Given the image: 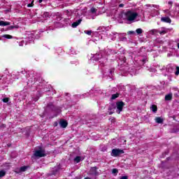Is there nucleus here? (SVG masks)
<instances>
[{"mask_svg": "<svg viewBox=\"0 0 179 179\" xmlns=\"http://www.w3.org/2000/svg\"><path fill=\"white\" fill-rule=\"evenodd\" d=\"M173 99V94H169L165 96V100L167 101L169 100H171Z\"/></svg>", "mask_w": 179, "mask_h": 179, "instance_id": "14", "label": "nucleus"}, {"mask_svg": "<svg viewBox=\"0 0 179 179\" xmlns=\"http://www.w3.org/2000/svg\"><path fill=\"white\" fill-rule=\"evenodd\" d=\"M175 75L178 76L179 75V66H176V71L175 72Z\"/></svg>", "mask_w": 179, "mask_h": 179, "instance_id": "26", "label": "nucleus"}, {"mask_svg": "<svg viewBox=\"0 0 179 179\" xmlns=\"http://www.w3.org/2000/svg\"><path fill=\"white\" fill-rule=\"evenodd\" d=\"M42 17H43V19H48V17H50V13L48 12L43 13V14L42 15Z\"/></svg>", "mask_w": 179, "mask_h": 179, "instance_id": "17", "label": "nucleus"}, {"mask_svg": "<svg viewBox=\"0 0 179 179\" xmlns=\"http://www.w3.org/2000/svg\"><path fill=\"white\" fill-rule=\"evenodd\" d=\"M146 6H152V5H150V4H148V5H146Z\"/></svg>", "mask_w": 179, "mask_h": 179, "instance_id": "45", "label": "nucleus"}, {"mask_svg": "<svg viewBox=\"0 0 179 179\" xmlns=\"http://www.w3.org/2000/svg\"><path fill=\"white\" fill-rule=\"evenodd\" d=\"M161 22H164V23H171V19L169 17H162L161 18Z\"/></svg>", "mask_w": 179, "mask_h": 179, "instance_id": "8", "label": "nucleus"}, {"mask_svg": "<svg viewBox=\"0 0 179 179\" xmlns=\"http://www.w3.org/2000/svg\"><path fill=\"white\" fill-rule=\"evenodd\" d=\"M157 33H159V30L158 29H152L150 31V34H157Z\"/></svg>", "mask_w": 179, "mask_h": 179, "instance_id": "18", "label": "nucleus"}, {"mask_svg": "<svg viewBox=\"0 0 179 179\" xmlns=\"http://www.w3.org/2000/svg\"><path fill=\"white\" fill-rule=\"evenodd\" d=\"M177 45H178V48L179 49V43H178Z\"/></svg>", "mask_w": 179, "mask_h": 179, "instance_id": "49", "label": "nucleus"}, {"mask_svg": "<svg viewBox=\"0 0 179 179\" xmlns=\"http://www.w3.org/2000/svg\"><path fill=\"white\" fill-rule=\"evenodd\" d=\"M160 13H159V11H157V15H159Z\"/></svg>", "mask_w": 179, "mask_h": 179, "instance_id": "48", "label": "nucleus"}, {"mask_svg": "<svg viewBox=\"0 0 179 179\" xmlns=\"http://www.w3.org/2000/svg\"><path fill=\"white\" fill-rule=\"evenodd\" d=\"M26 170H27V166H22L20 169V171L23 172V171H26Z\"/></svg>", "mask_w": 179, "mask_h": 179, "instance_id": "25", "label": "nucleus"}, {"mask_svg": "<svg viewBox=\"0 0 179 179\" xmlns=\"http://www.w3.org/2000/svg\"><path fill=\"white\" fill-rule=\"evenodd\" d=\"M15 27H16L10 26V27H8V30H12V29H15Z\"/></svg>", "mask_w": 179, "mask_h": 179, "instance_id": "35", "label": "nucleus"}, {"mask_svg": "<svg viewBox=\"0 0 179 179\" xmlns=\"http://www.w3.org/2000/svg\"><path fill=\"white\" fill-rule=\"evenodd\" d=\"M124 19L126 20H128V22H134L138 16H139V14L136 12L132 11V10H128L126 13H124Z\"/></svg>", "mask_w": 179, "mask_h": 179, "instance_id": "1", "label": "nucleus"}, {"mask_svg": "<svg viewBox=\"0 0 179 179\" xmlns=\"http://www.w3.org/2000/svg\"><path fill=\"white\" fill-rule=\"evenodd\" d=\"M155 122L157 124H163V119L162 117H156L155 118Z\"/></svg>", "mask_w": 179, "mask_h": 179, "instance_id": "16", "label": "nucleus"}, {"mask_svg": "<svg viewBox=\"0 0 179 179\" xmlns=\"http://www.w3.org/2000/svg\"><path fill=\"white\" fill-rule=\"evenodd\" d=\"M53 174H55V173H53Z\"/></svg>", "mask_w": 179, "mask_h": 179, "instance_id": "53", "label": "nucleus"}, {"mask_svg": "<svg viewBox=\"0 0 179 179\" xmlns=\"http://www.w3.org/2000/svg\"><path fill=\"white\" fill-rule=\"evenodd\" d=\"M82 17H79V16H76L75 18V22L72 24V27L75 28V27H78V26H79V24H80V23H82Z\"/></svg>", "mask_w": 179, "mask_h": 179, "instance_id": "5", "label": "nucleus"}, {"mask_svg": "<svg viewBox=\"0 0 179 179\" xmlns=\"http://www.w3.org/2000/svg\"><path fill=\"white\" fill-rule=\"evenodd\" d=\"M173 69H174L173 68V66H169L167 67L166 71H167V72H169V73H171L173 72Z\"/></svg>", "mask_w": 179, "mask_h": 179, "instance_id": "21", "label": "nucleus"}, {"mask_svg": "<svg viewBox=\"0 0 179 179\" xmlns=\"http://www.w3.org/2000/svg\"><path fill=\"white\" fill-rule=\"evenodd\" d=\"M38 2L39 3H41V2H43V0H39Z\"/></svg>", "mask_w": 179, "mask_h": 179, "instance_id": "42", "label": "nucleus"}, {"mask_svg": "<svg viewBox=\"0 0 179 179\" xmlns=\"http://www.w3.org/2000/svg\"><path fill=\"white\" fill-rule=\"evenodd\" d=\"M166 13L169 12V10H165Z\"/></svg>", "mask_w": 179, "mask_h": 179, "instance_id": "50", "label": "nucleus"}, {"mask_svg": "<svg viewBox=\"0 0 179 179\" xmlns=\"http://www.w3.org/2000/svg\"><path fill=\"white\" fill-rule=\"evenodd\" d=\"M59 124L62 128H66L68 127V122L65 120H61Z\"/></svg>", "mask_w": 179, "mask_h": 179, "instance_id": "10", "label": "nucleus"}, {"mask_svg": "<svg viewBox=\"0 0 179 179\" xmlns=\"http://www.w3.org/2000/svg\"><path fill=\"white\" fill-rule=\"evenodd\" d=\"M5 127H6L5 124H0V128H5Z\"/></svg>", "mask_w": 179, "mask_h": 179, "instance_id": "36", "label": "nucleus"}, {"mask_svg": "<svg viewBox=\"0 0 179 179\" xmlns=\"http://www.w3.org/2000/svg\"><path fill=\"white\" fill-rule=\"evenodd\" d=\"M169 5H171V6L173 5V1H169Z\"/></svg>", "mask_w": 179, "mask_h": 179, "instance_id": "40", "label": "nucleus"}, {"mask_svg": "<svg viewBox=\"0 0 179 179\" xmlns=\"http://www.w3.org/2000/svg\"><path fill=\"white\" fill-rule=\"evenodd\" d=\"M38 100V98L34 99V101H37Z\"/></svg>", "mask_w": 179, "mask_h": 179, "instance_id": "43", "label": "nucleus"}, {"mask_svg": "<svg viewBox=\"0 0 179 179\" xmlns=\"http://www.w3.org/2000/svg\"><path fill=\"white\" fill-rule=\"evenodd\" d=\"M2 101H3V103H8V101H9V99L8 98H4L2 99Z\"/></svg>", "mask_w": 179, "mask_h": 179, "instance_id": "31", "label": "nucleus"}, {"mask_svg": "<svg viewBox=\"0 0 179 179\" xmlns=\"http://www.w3.org/2000/svg\"><path fill=\"white\" fill-rule=\"evenodd\" d=\"M119 8H124V4L123 3L120 4Z\"/></svg>", "mask_w": 179, "mask_h": 179, "instance_id": "39", "label": "nucleus"}, {"mask_svg": "<svg viewBox=\"0 0 179 179\" xmlns=\"http://www.w3.org/2000/svg\"><path fill=\"white\" fill-rule=\"evenodd\" d=\"M21 73H23V71H21Z\"/></svg>", "mask_w": 179, "mask_h": 179, "instance_id": "52", "label": "nucleus"}, {"mask_svg": "<svg viewBox=\"0 0 179 179\" xmlns=\"http://www.w3.org/2000/svg\"><path fill=\"white\" fill-rule=\"evenodd\" d=\"M168 30L166 28H162V30H159L158 33L163 36L164 34H166L167 33Z\"/></svg>", "mask_w": 179, "mask_h": 179, "instance_id": "12", "label": "nucleus"}, {"mask_svg": "<svg viewBox=\"0 0 179 179\" xmlns=\"http://www.w3.org/2000/svg\"><path fill=\"white\" fill-rule=\"evenodd\" d=\"M93 58L95 61H99V59H100V55L96 54L94 55Z\"/></svg>", "mask_w": 179, "mask_h": 179, "instance_id": "22", "label": "nucleus"}, {"mask_svg": "<svg viewBox=\"0 0 179 179\" xmlns=\"http://www.w3.org/2000/svg\"><path fill=\"white\" fill-rule=\"evenodd\" d=\"M34 156H35V157H45V156H46L45 150L40 148L38 150H35Z\"/></svg>", "mask_w": 179, "mask_h": 179, "instance_id": "2", "label": "nucleus"}, {"mask_svg": "<svg viewBox=\"0 0 179 179\" xmlns=\"http://www.w3.org/2000/svg\"><path fill=\"white\" fill-rule=\"evenodd\" d=\"M90 176H99V172L97 171V167L94 166L90 169Z\"/></svg>", "mask_w": 179, "mask_h": 179, "instance_id": "6", "label": "nucleus"}, {"mask_svg": "<svg viewBox=\"0 0 179 179\" xmlns=\"http://www.w3.org/2000/svg\"><path fill=\"white\" fill-rule=\"evenodd\" d=\"M152 6H153V8H159V6H157V5H152Z\"/></svg>", "mask_w": 179, "mask_h": 179, "instance_id": "41", "label": "nucleus"}, {"mask_svg": "<svg viewBox=\"0 0 179 179\" xmlns=\"http://www.w3.org/2000/svg\"><path fill=\"white\" fill-rule=\"evenodd\" d=\"M85 179H90V178H89V177H87V178H85Z\"/></svg>", "mask_w": 179, "mask_h": 179, "instance_id": "47", "label": "nucleus"}, {"mask_svg": "<svg viewBox=\"0 0 179 179\" xmlns=\"http://www.w3.org/2000/svg\"><path fill=\"white\" fill-rule=\"evenodd\" d=\"M113 174H118V169H113L112 171Z\"/></svg>", "mask_w": 179, "mask_h": 179, "instance_id": "27", "label": "nucleus"}, {"mask_svg": "<svg viewBox=\"0 0 179 179\" xmlns=\"http://www.w3.org/2000/svg\"><path fill=\"white\" fill-rule=\"evenodd\" d=\"M116 34H117V32H112L110 34V36H116Z\"/></svg>", "mask_w": 179, "mask_h": 179, "instance_id": "38", "label": "nucleus"}, {"mask_svg": "<svg viewBox=\"0 0 179 179\" xmlns=\"http://www.w3.org/2000/svg\"><path fill=\"white\" fill-rule=\"evenodd\" d=\"M127 34H135V31H129L127 32Z\"/></svg>", "mask_w": 179, "mask_h": 179, "instance_id": "32", "label": "nucleus"}, {"mask_svg": "<svg viewBox=\"0 0 179 179\" xmlns=\"http://www.w3.org/2000/svg\"><path fill=\"white\" fill-rule=\"evenodd\" d=\"M1 19H3V18H0V26L4 27L5 26H10V22H4L3 20H1Z\"/></svg>", "mask_w": 179, "mask_h": 179, "instance_id": "9", "label": "nucleus"}, {"mask_svg": "<svg viewBox=\"0 0 179 179\" xmlns=\"http://www.w3.org/2000/svg\"><path fill=\"white\" fill-rule=\"evenodd\" d=\"M120 179H128V176H122V177L120 178Z\"/></svg>", "mask_w": 179, "mask_h": 179, "instance_id": "37", "label": "nucleus"}, {"mask_svg": "<svg viewBox=\"0 0 179 179\" xmlns=\"http://www.w3.org/2000/svg\"><path fill=\"white\" fill-rule=\"evenodd\" d=\"M111 114H113V112H110L109 113V115H111Z\"/></svg>", "mask_w": 179, "mask_h": 179, "instance_id": "46", "label": "nucleus"}, {"mask_svg": "<svg viewBox=\"0 0 179 179\" xmlns=\"http://www.w3.org/2000/svg\"><path fill=\"white\" fill-rule=\"evenodd\" d=\"M178 13H179V6H178Z\"/></svg>", "mask_w": 179, "mask_h": 179, "instance_id": "51", "label": "nucleus"}, {"mask_svg": "<svg viewBox=\"0 0 179 179\" xmlns=\"http://www.w3.org/2000/svg\"><path fill=\"white\" fill-rule=\"evenodd\" d=\"M124 106H125V103H124L122 101L116 102V113L117 114H120L121 111H122V108H124Z\"/></svg>", "mask_w": 179, "mask_h": 179, "instance_id": "3", "label": "nucleus"}, {"mask_svg": "<svg viewBox=\"0 0 179 179\" xmlns=\"http://www.w3.org/2000/svg\"><path fill=\"white\" fill-rule=\"evenodd\" d=\"M82 160V157L77 156L74 158L75 163H80V161Z\"/></svg>", "mask_w": 179, "mask_h": 179, "instance_id": "15", "label": "nucleus"}, {"mask_svg": "<svg viewBox=\"0 0 179 179\" xmlns=\"http://www.w3.org/2000/svg\"><path fill=\"white\" fill-rule=\"evenodd\" d=\"M3 37L4 38H13V36H10V35H8V34L3 35Z\"/></svg>", "mask_w": 179, "mask_h": 179, "instance_id": "24", "label": "nucleus"}, {"mask_svg": "<svg viewBox=\"0 0 179 179\" xmlns=\"http://www.w3.org/2000/svg\"><path fill=\"white\" fill-rule=\"evenodd\" d=\"M33 2H34V1H31V3H29V4L27 5V7H28V8H31V6H33V5H34V4H33Z\"/></svg>", "mask_w": 179, "mask_h": 179, "instance_id": "33", "label": "nucleus"}, {"mask_svg": "<svg viewBox=\"0 0 179 179\" xmlns=\"http://www.w3.org/2000/svg\"><path fill=\"white\" fill-rule=\"evenodd\" d=\"M96 118V116H92V120H94Z\"/></svg>", "mask_w": 179, "mask_h": 179, "instance_id": "44", "label": "nucleus"}, {"mask_svg": "<svg viewBox=\"0 0 179 179\" xmlns=\"http://www.w3.org/2000/svg\"><path fill=\"white\" fill-rule=\"evenodd\" d=\"M96 12H97V9H96L94 8H91V13H96Z\"/></svg>", "mask_w": 179, "mask_h": 179, "instance_id": "29", "label": "nucleus"}, {"mask_svg": "<svg viewBox=\"0 0 179 179\" xmlns=\"http://www.w3.org/2000/svg\"><path fill=\"white\" fill-rule=\"evenodd\" d=\"M117 97H120V94H114L111 96V100H115Z\"/></svg>", "mask_w": 179, "mask_h": 179, "instance_id": "19", "label": "nucleus"}, {"mask_svg": "<svg viewBox=\"0 0 179 179\" xmlns=\"http://www.w3.org/2000/svg\"><path fill=\"white\" fill-rule=\"evenodd\" d=\"M61 168L59 166L55 167L54 171H58Z\"/></svg>", "mask_w": 179, "mask_h": 179, "instance_id": "34", "label": "nucleus"}, {"mask_svg": "<svg viewBox=\"0 0 179 179\" xmlns=\"http://www.w3.org/2000/svg\"><path fill=\"white\" fill-rule=\"evenodd\" d=\"M85 34H87L88 36L92 35V31H85Z\"/></svg>", "mask_w": 179, "mask_h": 179, "instance_id": "30", "label": "nucleus"}, {"mask_svg": "<svg viewBox=\"0 0 179 179\" xmlns=\"http://www.w3.org/2000/svg\"><path fill=\"white\" fill-rule=\"evenodd\" d=\"M136 32L137 34L140 35L142 34L143 33V30L141 28H138L136 30Z\"/></svg>", "mask_w": 179, "mask_h": 179, "instance_id": "20", "label": "nucleus"}, {"mask_svg": "<svg viewBox=\"0 0 179 179\" xmlns=\"http://www.w3.org/2000/svg\"><path fill=\"white\" fill-rule=\"evenodd\" d=\"M105 75L109 76V78L112 79L113 76L114 75V69L108 70V71L105 73Z\"/></svg>", "mask_w": 179, "mask_h": 179, "instance_id": "7", "label": "nucleus"}, {"mask_svg": "<svg viewBox=\"0 0 179 179\" xmlns=\"http://www.w3.org/2000/svg\"><path fill=\"white\" fill-rule=\"evenodd\" d=\"M6 175V172L5 171H0V178L2 177H5Z\"/></svg>", "mask_w": 179, "mask_h": 179, "instance_id": "23", "label": "nucleus"}, {"mask_svg": "<svg viewBox=\"0 0 179 179\" xmlns=\"http://www.w3.org/2000/svg\"><path fill=\"white\" fill-rule=\"evenodd\" d=\"M25 43V45L27 44V43H26V41H22L20 43L19 45H20V47H22L23 44H24Z\"/></svg>", "mask_w": 179, "mask_h": 179, "instance_id": "28", "label": "nucleus"}, {"mask_svg": "<svg viewBox=\"0 0 179 179\" xmlns=\"http://www.w3.org/2000/svg\"><path fill=\"white\" fill-rule=\"evenodd\" d=\"M150 110H151V111H152V113H157V106L156 105H152V106L150 107Z\"/></svg>", "mask_w": 179, "mask_h": 179, "instance_id": "13", "label": "nucleus"}, {"mask_svg": "<svg viewBox=\"0 0 179 179\" xmlns=\"http://www.w3.org/2000/svg\"><path fill=\"white\" fill-rule=\"evenodd\" d=\"M121 155H124L123 150H120L117 148L112 150L111 156H113V157H117V156H121Z\"/></svg>", "mask_w": 179, "mask_h": 179, "instance_id": "4", "label": "nucleus"}, {"mask_svg": "<svg viewBox=\"0 0 179 179\" xmlns=\"http://www.w3.org/2000/svg\"><path fill=\"white\" fill-rule=\"evenodd\" d=\"M34 37H36V36H34V34H30L28 36V37H27V38H28V40H29V43H31V42L33 41V40H34Z\"/></svg>", "mask_w": 179, "mask_h": 179, "instance_id": "11", "label": "nucleus"}]
</instances>
